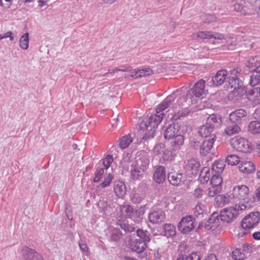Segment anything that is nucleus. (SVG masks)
<instances>
[{
  "mask_svg": "<svg viewBox=\"0 0 260 260\" xmlns=\"http://www.w3.org/2000/svg\"><path fill=\"white\" fill-rule=\"evenodd\" d=\"M175 97L172 94L168 96L156 107V113L149 117V118L143 120L139 125L140 131L146 133L142 137V139H148L154 137L156 129L160 123L165 115L163 111L168 108L171 104L174 101Z\"/></svg>",
  "mask_w": 260,
  "mask_h": 260,
  "instance_id": "obj_1",
  "label": "nucleus"
},
{
  "mask_svg": "<svg viewBox=\"0 0 260 260\" xmlns=\"http://www.w3.org/2000/svg\"><path fill=\"white\" fill-rule=\"evenodd\" d=\"M241 70L239 68H236L231 70L229 74L225 70H221L213 76L211 81L209 82L210 85L219 86L222 84L226 79L231 88H234L238 94L243 95L247 91L243 85V80L241 77Z\"/></svg>",
  "mask_w": 260,
  "mask_h": 260,
  "instance_id": "obj_2",
  "label": "nucleus"
},
{
  "mask_svg": "<svg viewBox=\"0 0 260 260\" xmlns=\"http://www.w3.org/2000/svg\"><path fill=\"white\" fill-rule=\"evenodd\" d=\"M178 124L172 123L170 124L165 129L164 136L166 139H173L171 142V147L174 150H179L184 141V137L180 134Z\"/></svg>",
  "mask_w": 260,
  "mask_h": 260,
  "instance_id": "obj_3",
  "label": "nucleus"
},
{
  "mask_svg": "<svg viewBox=\"0 0 260 260\" xmlns=\"http://www.w3.org/2000/svg\"><path fill=\"white\" fill-rule=\"evenodd\" d=\"M205 81L201 79L197 82L192 87V88L188 91L186 96L181 97L179 99L177 100V103L179 105H182L184 102L188 101L191 104H193V102H196V99L194 97L200 98L203 97L206 92L205 89Z\"/></svg>",
  "mask_w": 260,
  "mask_h": 260,
  "instance_id": "obj_4",
  "label": "nucleus"
},
{
  "mask_svg": "<svg viewBox=\"0 0 260 260\" xmlns=\"http://www.w3.org/2000/svg\"><path fill=\"white\" fill-rule=\"evenodd\" d=\"M247 208V205L240 204L235 205L234 207L225 208L220 213V219L223 222L230 223L237 217L240 212L245 210Z\"/></svg>",
  "mask_w": 260,
  "mask_h": 260,
  "instance_id": "obj_5",
  "label": "nucleus"
},
{
  "mask_svg": "<svg viewBox=\"0 0 260 260\" xmlns=\"http://www.w3.org/2000/svg\"><path fill=\"white\" fill-rule=\"evenodd\" d=\"M233 198L238 199L240 202L236 205L244 204L247 205V208L250 206L249 204V188L244 185H238L234 187L232 192Z\"/></svg>",
  "mask_w": 260,
  "mask_h": 260,
  "instance_id": "obj_6",
  "label": "nucleus"
},
{
  "mask_svg": "<svg viewBox=\"0 0 260 260\" xmlns=\"http://www.w3.org/2000/svg\"><path fill=\"white\" fill-rule=\"evenodd\" d=\"M260 222V213L252 212L245 216L241 221V226L245 230L254 228Z\"/></svg>",
  "mask_w": 260,
  "mask_h": 260,
  "instance_id": "obj_7",
  "label": "nucleus"
},
{
  "mask_svg": "<svg viewBox=\"0 0 260 260\" xmlns=\"http://www.w3.org/2000/svg\"><path fill=\"white\" fill-rule=\"evenodd\" d=\"M247 67L253 70L250 76L249 84L254 86L260 83V62H255V58H252L246 64Z\"/></svg>",
  "mask_w": 260,
  "mask_h": 260,
  "instance_id": "obj_8",
  "label": "nucleus"
},
{
  "mask_svg": "<svg viewBox=\"0 0 260 260\" xmlns=\"http://www.w3.org/2000/svg\"><path fill=\"white\" fill-rule=\"evenodd\" d=\"M230 144L234 149L240 152L246 153L250 150L248 140L239 136L232 138Z\"/></svg>",
  "mask_w": 260,
  "mask_h": 260,
  "instance_id": "obj_9",
  "label": "nucleus"
},
{
  "mask_svg": "<svg viewBox=\"0 0 260 260\" xmlns=\"http://www.w3.org/2000/svg\"><path fill=\"white\" fill-rule=\"evenodd\" d=\"M195 219L192 216H186L178 224V230L183 234H188L195 228Z\"/></svg>",
  "mask_w": 260,
  "mask_h": 260,
  "instance_id": "obj_10",
  "label": "nucleus"
},
{
  "mask_svg": "<svg viewBox=\"0 0 260 260\" xmlns=\"http://www.w3.org/2000/svg\"><path fill=\"white\" fill-rule=\"evenodd\" d=\"M247 114L248 113L245 110L242 109H237L229 114V121L241 125L247 121Z\"/></svg>",
  "mask_w": 260,
  "mask_h": 260,
  "instance_id": "obj_11",
  "label": "nucleus"
},
{
  "mask_svg": "<svg viewBox=\"0 0 260 260\" xmlns=\"http://www.w3.org/2000/svg\"><path fill=\"white\" fill-rule=\"evenodd\" d=\"M147 242L143 239H136L130 244L129 248L132 251L138 253V256L141 258H146L147 255L143 251L147 247Z\"/></svg>",
  "mask_w": 260,
  "mask_h": 260,
  "instance_id": "obj_12",
  "label": "nucleus"
},
{
  "mask_svg": "<svg viewBox=\"0 0 260 260\" xmlns=\"http://www.w3.org/2000/svg\"><path fill=\"white\" fill-rule=\"evenodd\" d=\"M132 165L146 171L149 165L148 155L144 151L138 152L136 155L135 161Z\"/></svg>",
  "mask_w": 260,
  "mask_h": 260,
  "instance_id": "obj_13",
  "label": "nucleus"
},
{
  "mask_svg": "<svg viewBox=\"0 0 260 260\" xmlns=\"http://www.w3.org/2000/svg\"><path fill=\"white\" fill-rule=\"evenodd\" d=\"M192 37L193 39L203 40H209L212 38L215 40H221L223 38V36L222 34L210 31H199L198 32L193 33Z\"/></svg>",
  "mask_w": 260,
  "mask_h": 260,
  "instance_id": "obj_14",
  "label": "nucleus"
},
{
  "mask_svg": "<svg viewBox=\"0 0 260 260\" xmlns=\"http://www.w3.org/2000/svg\"><path fill=\"white\" fill-rule=\"evenodd\" d=\"M23 260H43V256L35 250L24 246L21 250Z\"/></svg>",
  "mask_w": 260,
  "mask_h": 260,
  "instance_id": "obj_15",
  "label": "nucleus"
},
{
  "mask_svg": "<svg viewBox=\"0 0 260 260\" xmlns=\"http://www.w3.org/2000/svg\"><path fill=\"white\" fill-rule=\"evenodd\" d=\"M216 139L215 135H212V138L205 140L200 146V153L203 156H206L210 153Z\"/></svg>",
  "mask_w": 260,
  "mask_h": 260,
  "instance_id": "obj_16",
  "label": "nucleus"
},
{
  "mask_svg": "<svg viewBox=\"0 0 260 260\" xmlns=\"http://www.w3.org/2000/svg\"><path fill=\"white\" fill-rule=\"evenodd\" d=\"M153 178L156 183H162L166 178L165 168L162 166H156L153 174Z\"/></svg>",
  "mask_w": 260,
  "mask_h": 260,
  "instance_id": "obj_17",
  "label": "nucleus"
},
{
  "mask_svg": "<svg viewBox=\"0 0 260 260\" xmlns=\"http://www.w3.org/2000/svg\"><path fill=\"white\" fill-rule=\"evenodd\" d=\"M168 179L169 182L174 186L180 185L183 184L185 181L183 174L175 172L169 173Z\"/></svg>",
  "mask_w": 260,
  "mask_h": 260,
  "instance_id": "obj_18",
  "label": "nucleus"
},
{
  "mask_svg": "<svg viewBox=\"0 0 260 260\" xmlns=\"http://www.w3.org/2000/svg\"><path fill=\"white\" fill-rule=\"evenodd\" d=\"M165 213L161 210L153 211L148 214L149 220L152 223H161L165 220Z\"/></svg>",
  "mask_w": 260,
  "mask_h": 260,
  "instance_id": "obj_19",
  "label": "nucleus"
},
{
  "mask_svg": "<svg viewBox=\"0 0 260 260\" xmlns=\"http://www.w3.org/2000/svg\"><path fill=\"white\" fill-rule=\"evenodd\" d=\"M238 168L240 172L247 174L252 173L255 170L254 164L248 160L242 161L239 165Z\"/></svg>",
  "mask_w": 260,
  "mask_h": 260,
  "instance_id": "obj_20",
  "label": "nucleus"
},
{
  "mask_svg": "<svg viewBox=\"0 0 260 260\" xmlns=\"http://www.w3.org/2000/svg\"><path fill=\"white\" fill-rule=\"evenodd\" d=\"M146 171L140 168L137 167L132 164L131 165L130 174L131 177L133 180H141L144 177Z\"/></svg>",
  "mask_w": 260,
  "mask_h": 260,
  "instance_id": "obj_21",
  "label": "nucleus"
},
{
  "mask_svg": "<svg viewBox=\"0 0 260 260\" xmlns=\"http://www.w3.org/2000/svg\"><path fill=\"white\" fill-rule=\"evenodd\" d=\"M200 166V163L198 160L192 159L188 161L186 166V169L189 174L196 175L199 171Z\"/></svg>",
  "mask_w": 260,
  "mask_h": 260,
  "instance_id": "obj_22",
  "label": "nucleus"
},
{
  "mask_svg": "<svg viewBox=\"0 0 260 260\" xmlns=\"http://www.w3.org/2000/svg\"><path fill=\"white\" fill-rule=\"evenodd\" d=\"M114 191L117 197L122 198L126 192V188L124 183L121 181H116L114 186Z\"/></svg>",
  "mask_w": 260,
  "mask_h": 260,
  "instance_id": "obj_23",
  "label": "nucleus"
},
{
  "mask_svg": "<svg viewBox=\"0 0 260 260\" xmlns=\"http://www.w3.org/2000/svg\"><path fill=\"white\" fill-rule=\"evenodd\" d=\"M214 131V129L211 126L206 123L199 128L198 133L202 137L212 138V135H215Z\"/></svg>",
  "mask_w": 260,
  "mask_h": 260,
  "instance_id": "obj_24",
  "label": "nucleus"
},
{
  "mask_svg": "<svg viewBox=\"0 0 260 260\" xmlns=\"http://www.w3.org/2000/svg\"><path fill=\"white\" fill-rule=\"evenodd\" d=\"M241 131L240 125L229 121L224 129V133L227 135L231 136L233 135L238 134Z\"/></svg>",
  "mask_w": 260,
  "mask_h": 260,
  "instance_id": "obj_25",
  "label": "nucleus"
},
{
  "mask_svg": "<svg viewBox=\"0 0 260 260\" xmlns=\"http://www.w3.org/2000/svg\"><path fill=\"white\" fill-rule=\"evenodd\" d=\"M233 8L235 11L245 15L246 13V7L245 0H232Z\"/></svg>",
  "mask_w": 260,
  "mask_h": 260,
  "instance_id": "obj_26",
  "label": "nucleus"
},
{
  "mask_svg": "<svg viewBox=\"0 0 260 260\" xmlns=\"http://www.w3.org/2000/svg\"><path fill=\"white\" fill-rule=\"evenodd\" d=\"M145 192L139 188L133 191L131 195V199L133 203H140L145 198Z\"/></svg>",
  "mask_w": 260,
  "mask_h": 260,
  "instance_id": "obj_27",
  "label": "nucleus"
},
{
  "mask_svg": "<svg viewBox=\"0 0 260 260\" xmlns=\"http://www.w3.org/2000/svg\"><path fill=\"white\" fill-rule=\"evenodd\" d=\"M135 74L131 75L134 78H138L142 77L147 76L153 73L152 70L149 68H143L142 69H134Z\"/></svg>",
  "mask_w": 260,
  "mask_h": 260,
  "instance_id": "obj_28",
  "label": "nucleus"
},
{
  "mask_svg": "<svg viewBox=\"0 0 260 260\" xmlns=\"http://www.w3.org/2000/svg\"><path fill=\"white\" fill-rule=\"evenodd\" d=\"M221 123V117L216 114L210 115L206 120V124L210 125L215 129V127H218Z\"/></svg>",
  "mask_w": 260,
  "mask_h": 260,
  "instance_id": "obj_29",
  "label": "nucleus"
},
{
  "mask_svg": "<svg viewBox=\"0 0 260 260\" xmlns=\"http://www.w3.org/2000/svg\"><path fill=\"white\" fill-rule=\"evenodd\" d=\"M122 237V233L117 228H112L110 230L109 240L110 241L117 242Z\"/></svg>",
  "mask_w": 260,
  "mask_h": 260,
  "instance_id": "obj_30",
  "label": "nucleus"
},
{
  "mask_svg": "<svg viewBox=\"0 0 260 260\" xmlns=\"http://www.w3.org/2000/svg\"><path fill=\"white\" fill-rule=\"evenodd\" d=\"M163 230L165 236L167 237H173L176 235V228L174 225L166 223L163 225Z\"/></svg>",
  "mask_w": 260,
  "mask_h": 260,
  "instance_id": "obj_31",
  "label": "nucleus"
},
{
  "mask_svg": "<svg viewBox=\"0 0 260 260\" xmlns=\"http://www.w3.org/2000/svg\"><path fill=\"white\" fill-rule=\"evenodd\" d=\"M248 131L252 134L260 133V122L253 121L250 122L248 126Z\"/></svg>",
  "mask_w": 260,
  "mask_h": 260,
  "instance_id": "obj_32",
  "label": "nucleus"
},
{
  "mask_svg": "<svg viewBox=\"0 0 260 260\" xmlns=\"http://www.w3.org/2000/svg\"><path fill=\"white\" fill-rule=\"evenodd\" d=\"M133 142V138L131 135L124 136L119 139V147L124 149L127 148Z\"/></svg>",
  "mask_w": 260,
  "mask_h": 260,
  "instance_id": "obj_33",
  "label": "nucleus"
},
{
  "mask_svg": "<svg viewBox=\"0 0 260 260\" xmlns=\"http://www.w3.org/2000/svg\"><path fill=\"white\" fill-rule=\"evenodd\" d=\"M225 165L223 160L216 161L212 166L211 169L216 174H220L223 171Z\"/></svg>",
  "mask_w": 260,
  "mask_h": 260,
  "instance_id": "obj_34",
  "label": "nucleus"
},
{
  "mask_svg": "<svg viewBox=\"0 0 260 260\" xmlns=\"http://www.w3.org/2000/svg\"><path fill=\"white\" fill-rule=\"evenodd\" d=\"M120 211L123 216L131 218L133 213V208L128 205H122L120 207Z\"/></svg>",
  "mask_w": 260,
  "mask_h": 260,
  "instance_id": "obj_35",
  "label": "nucleus"
},
{
  "mask_svg": "<svg viewBox=\"0 0 260 260\" xmlns=\"http://www.w3.org/2000/svg\"><path fill=\"white\" fill-rule=\"evenodd\" d=\"M210 175L209 170L207 168H204L199 176V180L201 183L204 184L207 183L210 179Z\"/></svg>",
  "mask_w": 260,
  "mask_h": 260,
  "instance_id": "obj_36",
  "label": "nucleus"
},
{
  "mask_svg": "<svg viewBox=\"0 0 260 260\" xmlns=\"http://www.w3.org/2000/svg\"><path fill=\"white\" fill-rule=\"evenodd\" d=\"M205 206L201 203H198L194 209V215L197 218H202L205 212Z\"/></svg>",
  "mask_w": 260,
  "mask_h": 260,
  "instance_id": "obj_37",
  "label": "nucleus"
},
{
  "mask_svg": "<svg viewBox=\"0 0 260 260\" xmlns=\"http://www.w3.org/2000/svg\"><path fill=\"white\" fill-rule=\"evenodd\" d=\"M219 174L215 173L212 175L210 181L211 185L216 186H221L222 179Z\"/></svg>",
  "mask_w": 260,
  "mask_h": 260,
  "instance_id": "obj_38",
  "label": "nucleus"
},
{
  "mask_svg": "<svg viewBox=\"0 0 260 260\" xmlns=\"http://www.w3.org/2000/svg\"><path fill=\"white\" fill-rule=\"evenodd\" d=\"M226 161L228 165L232 166H235L238 164H240V158L237 155L234 154H231L228 155L226 158Z\"/></svg>",
  "mask_w": 260,
  "mask_h": 260,
  "instance_id": "obj_39",
  "label": "nucleus"
},
{
  "mask_svg": "<svg viewBox=\"0 0 260 260\" xmlns=\"http://www.w3.org/2000/svg\"><path fill=\"white\" fill-rule=\"evenodd\" d=\"M232 256L235 260H243L245 254L243 253V250L237 248L233 251Z\"/></svg>",
  "mask_w": 260,
  "mask_h": 260,
  "instance_id": "obj_40",
  "label": "nucleus"
},
{
  "mask_svg": "<svg viewBox=\"0 0 260 260\" xmlns=\"http://www.w3.org/2000/svg\"><path fill=\"white\" fill-rule=\"evenodd\" d=\"M28 34L25 33L20 38V46L23 49H27L28 47Z\"/></svg>",
  "mask_w": 260,
  "mask_h": 260,
  "instance_id": "obj_41",
  "label": "nucleus"
},
{
  "mask_svg": "<svg viewBox=\"0 0 260 260\" xmlns=\"http://www.w3.org/2000/svg\"><path fill=\"white\" fill-rule=\"evenodd\" d=\"M222 189V186H216L212 185L208 189V195L209 197H213L219 193Z\"/></svg>",
  "mask_w": 260,
  "mask_h": 260,
  "instance_id": "obj_42",
  "label": "nucleus"
},
{
  "mask_svg": "<svg viewBox=\"0 0 260 260\" xmlns=\"http://www.w3.org/2000/svg\"><path fill=\"white\" fill-rule=\"evenodd\" d=\"M178 251L180 252L179 255H183L186 256L185 254L190 252V248L185 242H182L178 246Z\"/></svg>",
  "mask_w": 260,
  "mask_h": 260,
  "instance_id": "obj_43",
  "label": "nucleus"
},
{
  "mask_svg": "<svg viewBox=\"0 0 260 260\" xmlns=\"http://www.w3.org/2000/svg\"><path fill=\"white\" fill-rule=\"evenodd\" d=\"M176 150H174L173 149L172 147H171V149H167L163 151L162 152V159L164 160H172L174 152L176 151Z\"/></svg>",
  "mask_w": 260,
  "mask_h": 260,
  "instance_id": "obj_44",
  "label": "nucleus"
},
{
  "mask_svg": "<svg viewBox=\"0 0 260 260\" xmlns=\"http://www.w3.org/2000/svg\"><path fill=\"white\" fill-rule=\"evenodd\" d=\"M120 228L126 232L132 233L135 231V227L134 225L125 222H122L119 223Z\"/></svg>",
  "mask_w": 260,
  "mask_h": 260,
  "instance_id": "obj_45",
  "label": "nucleus"
},
{
  "mask_svg": "<svg viewBox=\"0 0 260 260\" xmlns=\"http://www.w3.org/2000/svg\"><path fill=\"white\" fill-rule=\"evenodd\" d=\"M113 179V176L109 173L104 178V181L100 184V186L102 188H105L108 187L111 184Z\"/></svg>",
  "mask_w": 260,
  "mask_h": 260,
  "instance_id": "obj_46",
  "label": "nucleus"
},
{
  "mask_svg": "<svg viewBox=\"0 0 260 260\" xmlns=\"http://www.w3.org/2000/svg\"><path fill=\"white\" fill-rule=\"evenodd\" d=\"M217 202H220L223 205H226L230 202V198L229 196L220 195L215 198Z\"/></svg>",
  "mask_w": 260,
  "mask_h": 260,
  "instance_id": "obj_47",
  "label": "nucleus"
},
{
  "mask_svg": "<svg viewBox=\"0 0 260 260\" xmlns=\"http://www.w3.org/2000/svg\"><path fill=\"white\" fill-rule=\"evenodd\" d=\"M209 222L213 225H215V229L219 225V220L218 215L214 213L209 218Z\"/></svg>",
  "mask_w": 260,
  "mask_h": 260,
  "instance_id": "obj_48",
  "label": "nucleus"
},
{
  "mask_svg": "<svg viewBox=\"0 0 260 260\" xmlns=\"http://www.w3.org/2000/svg\"><path fill=\"white\" fill-rule=\"evenodd\" d=\"M104 173V168L97 169L94 173L95 177L93 178V182H99V181H100Z\"/></svg>",
  "mask_w": 260,
  "mask_h": 260,
  "instance_id": "obj_49",
  "label": "nucleus"
},
{
  "mask_svg": "<svg viewBox=\"0 0 260 260\" xmlns=\"http://www.w3.org/2000/svg\"><path fill=\"white\" fill-rule=\"evenodd\" d=\"M113 161V156L111 155H107L103 159V164L105 169H108Z\"/></svg>",
  "mask_w": 260,
  "mask_h": 260,
  "instance_id": "obj_50",
  "label": "nucleus"
},
{
  "mask_svg": "<svg viewBox=\"0 0 260 260\" xmlns=\"http://www.w3.org/2000/svg\"><path fill=\"white\" fill-rule=\"evenodd\" d=\"M137 236L139 237V239H143L145 240V241L149 242L150 241V238L148 236L146 235L145 233L140 229H138L137 230Z\"/></svg>",
  "mask_w": 260,
  "mask_h": 260,
  "instance_id": "obj_51",
  "label": "nucleus"
},
{
  "mask_svg": "<svg viewBox=\"0 0 260 260\" xmlns=\"http://www.w3.org/2000/svg\"><path fill=\"white\" fill-rule=\"evenodd\" d=\"M185 257L186 260H200L201 259V257L197 252H192Z\"/></svg>",
  "mask_w": 260,
  "mask_h": 260,
  "instance_id": "obj_52",
  "label": "nucleus"
},
{
  "mask_svg": "<svg viewBox=\"0 0 260 260\" xmlns=\"http://www.w3.org/2000/svg\"><path fill=\"white\" fill-rule=\"evenodd\" d=\"M248 94L250 96H252V99L259 97L260 96V88L256 87L249 90Z\"/></svg>",
  "mask_w": 260,
  "mask_h": 260,
  "instance_id": "obj_53",
  "label": "nucleus"
},
{
  "mask_svg": "<svg viewBox=\"0 0 260 260\" xmlns=\"http://www.w3.org/2000/svg\"><path fill=\"white\" fill-rule=\"evenodd\" d=\"M97 205L103 211L107 210L108 208V204L106 201L104 200V199L100 200L98 203Z\"/></svg>",
  "mask_w": 260,
  "mask_h": 260,
  "instance_id": "obj_54",
  "label": "nucleus"
},
{
  "mask_svg": "<svg viewBox=\"0 0 260 260\" xmlns=\"http://www.w3.org/2000/svg\"><path fill=\"white\" fill-rule=\"evenodd\" d=\"M164 144L161 143H158L155 145L153 149V152L156 155L159 154L161 152H163Z\"/></svg>",
  "mask_w": 260,
  "mask_h": 260,
  "instance_id": "obj_55",
  "label": "nucleus"
},
{
  "mask_svg": "<svg viewBox=\"0 0 260 260\" xmlns=\"http://www.w3.org/2000/svg\"><path fill=\"white\" fill-rule=\"evenodd\" d=\"M203 189L200 188H197L194 190L193 195L195 197L200 198L203 195Z\"/></svg>",
  "mask_w": 260,
  "mask_h": 260,
  "instance_id": "obj_56",
  "label": "nucleus"
},
{
  "mask_svg": "<svg viewBox=\"0 0 260 260\" xmlns=\"http://www.w3.org/2000/svg\"><path fill=\"white\" fill-rule=\"evenodd\" d=\"M2 37L3 39L9 38L10 40L12 41L14 40V37L13 36V32L10 31L6 32L4 35H2Z\"/></svg>",
  "mask_w": 260,
  "mask_h": 260,
  "instance_id": "obj_57",
  "label": "nucleus"
},
{
  "mask_svg": "<svg viewBox=\"0 0 260 260\" xmlns=\"http://www.w3.org/2000/svg\"><path fill=\"white\" fill-rule=\"evenodd\" d=\"M205 17H206V20L207 22L208 23L212 22L213 21H216V18L214 15L210 14H206Z\"/></svg>",
  "mask_w": 260,
  "mask_h": 260,
  "instance_id": "obj_58",
  "label": "nucleus"
},
{
  "mask_svg": "<svg viewBox=\"0 0 260 260\" xmlns=\"http://www.w3.org/2000/svg\"><path fill=\"white\" fill-rule=\"evenodd\" d=\"M204 228L207 230H215V225H213L209 222V219L205 223Z\"/></svg>",
  "mask_w": 260,
  "mask_h": 260,
  "instance_id": "obj_59",
  "label": "nucleus"
},
{
  "mask_svg": "<svg viewBox=\"0 0 260 260\" xmlns=\"http://www.w3.org/2000/svg\"><path fill=\"white\" fill-rule=\"evenodd\" d=\"M153 257L154 260H162L161 252L159 251V249L154 253Z\"/></svg>",
  "mask_w": 260,
  "mask_h": 260,
  "instance_id": "obj_60",
  "label": "nucleus"
},
{
  "mask_svg": "<svg viewBox=\"0 0 260 260\" xmlns=\"http://www.w3.org/2000/svg\"><path fill=\"white\" fill-rule=\"evenodd\" d=\"M79 247H80V249L83 252H87L88 248L87 246V245L85 243H84L83 242L79 243Z\"/></svg>",
  "mask_w": 260,
  "mask_h": 260,
  "instance_id": "obj_61",
  "label": "nucleus"
},
{
  "mask_svg": "<svg viewBox=\"0 0 260 260\" xmlns=\"http://www.w3.org/2000/svg\"><path fill=\"white\" fill-rule=\"evenodd\" d=\"M249 230L242 229L238 234L239 237H242L249 233Z\"/></svg>",
  "mask_w": 260,
  "mask_h": 260,
  "instance_id": "obj_62",
  "label": "nucleus"
},
{
  "mask_svg": "<svg viewBox=\"0 0 260 260\" xmlns=\"http://www.w3.org/2000/svg\"><path fill=\"white\" fill-rule=\"evenodd\" d=\"M131 67L130 66H123V67H122V68L121 69H119V71H121V72H130L131 71Z\"/></svg>",
  "mask_w": 260,
  "mask_h": 260,
  "instance_id": "obj_63",
  "label": "nucleus"
},
{
  "mask_svg": "<svg viewBox=\"0 0 260 260\" xmlns=\"http://www.w3.org/2000/svg\"><path fill=\"white\" fill-rule=\"evenodd\" d=\"M252 237L255 240H260V232H254L252 234Z\"/></svg>",
  "mask_w": 260,
  "mask_h": 260,
  "instance_id": "obj_64",
  "label": "nucleus"
}]
</instances>
